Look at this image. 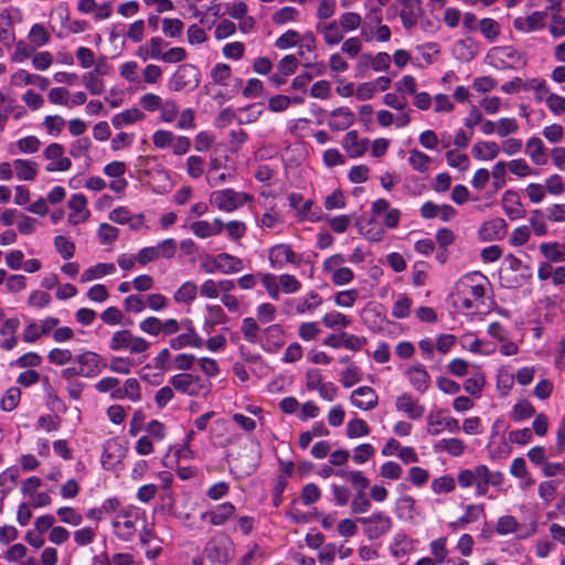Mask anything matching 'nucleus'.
<instances>
[{
  "label": "nucleus",
  "instance_id": "58",
  "mask_svg": "<svg viewBox=\"0 0 565 565\" xmlns=\"http://www.w3.org/2000/svg\"><path fill=\"white\" fill-rule=\"evenodd\" d=\"M446 160L449 167L459 171H467L470 167V159L466 153L457 150H449L446 153Z\"/></svg>",
  "mask_w": 565,
  "mask_h": 565
},
{
  "label": "nucleus",
  "instance_id": "38",
  "mask_svg": "<svg viewBox=\"0 0 565 565\" xmlns=\"http://www.w3.org/2000/svg\"><path fill=\"white\" fill-rule=\"evenodd\" d=\"M500 145L495 141H478L472 147V156L478 160L490 161L500 153Z\"/></svg>",
  "mask_w": 565,
  "mask_h": 565
},
{
  "label": "nucleus",
  "instance_id": "16",
  "mask_svg": "<svg viewBox=\"0 0 565 565\" xmlns=\"http://www.w3.org/2000/svg\"><path fill=\"white\" fill-rule=\"evenodd\" d=\"M322 305V297L311 290L303 297L291 298L286 300L285 306L290 308L291 312L297 316H303L315 312Z\"/></svg>",
  "mask_w": 565,
  "mask_h": 565
},
{
  "label": "nucleus",
  "instance_id": "54",
  "mask_svg": "<svg viewBox=\"0 0 565 565\" xmlns=\"http://www.w3.org/2000/svg\"><path fill=\"white\" fill-rule=\"evenodd\" d=\"M479 30L481 34L488 40V41H495L500 33L501 28L498 21L491 18H484L479 21Z\"/></svg>",
  "mask_w": 565,
  "mask_h": 565
},
{
  "label": "nucleus",
  "instance_id": "53",
  "mask_svg": "<svg viewBox=\"0 0 565 565\" xmlns=\"http://www.w3.org/2000/svg\"><path fill=\"white\" fill-rule=\"evenodd\" d=\"M321 322L328 329L347 328L351 324V319L339 311H331L321 318Z\"/></svg>",
  "mask_w": 565,
  "mask_h": 565
},
{
  "label": "nucleus",
  "instance_id": "20",
  "mask_svg": "<svg viewBox=\"0 0 565 565\" xmlns=\"http://www.w3.org/2000/svg\"><path fill=\"white\" fill-rule=\"evenodd\" d=\"M67 204L71 210L67 216L70 224L77 225L85 223L90 217V212L87 207L88 201L84 194H73Z\"/></svg>",
  "mask_w": 565,
  "mask_h": 565
},
{
  "label": "nucleus",
  "instance_id": "18",
  "mask_svg": "<svg viewBox=\"0 0 565 565\" xmlns=\"http://www.w3.org/2000/svg\"><path fill=\"white\" fill-rule=\"evenodd\" d=\"M395 409L412 420L420 419L425 414V406L411 393L404 392L395 399Z\"/></svg>",
  "mask_w": 565,
  "mask_h": 565
},
{
  "label": "nucleus",
  "instance_id": "17",
  "mask_svg": "<svg viewBox=\"0 0 565 565\" xmlns=\"http://www.w3.org/2000/svg\"><path fill=\"white\" fill-rule=\"evenodd\" d=\"M60 320L55 317H46L43 320L31 321L25 326L22 333V339L26 343L38 341L41 337L51 333L55 327H57Z\"/></svg>",
  "mask_w": 565,
  "mask_h": 565
},
{
  "label": "nucleus",
  "instance_id": "4",
  "mask_svg": "<svg viewBox=\"0 0 565 565\" xmlns=\"http://www.w3.org/2000/svg\"><path fill=\"white\" fill-rule=\"evenodd\" d=\"M142 523L140 512L132 507L122 508L117 511L111 521L115 535L121 541H131L139 531Z\"/></svg>",
  "mask_w": 565,
  "mask_h": 565
},
{
  "label": "nucleus",
  "instance_id": "24",
  "mask_svg": "<svg viewBox=\"0 0 565 565\" xmlns=\"http://www.w3.org/2000/svg\"><path fill=\"white\" fill-rule=\"evenodd\" d=\"M213 265L224 275H234L244 269L243 259L228 253H220L213 257Z\"/></svg>",
  "mask_w": 565,
  "mask_h": 565
},
{
  "label": "nucleus",
  "instance_id": "49",
  "mask_svg": "<svg viewBox=\"0 0 565 565\" xmlns=\"http://www.w3.org/2000/svg\"><path fill=\"white\" fill-rule=\"evenodd\" d=\"M427 433L431 436H437L445 430L444 423L446 415L443 409H436L429 412L427 415Z\"/></svg>",
  "mask_w": 565,
  "mask_h": 565
},
{
  "label": "nucleus",
  "instance_id": "23",
  "mask_svg": "<svg viewBox=\"0 0 565 565\" xmlns=\"http://www.w3.org/2000/svg\"><path fill=\"white\" fill-rule=\"evenodd\" d=\"M236 508L231 502H223L215 505L213 509L203 512L201 514L202 520H209L214 526H221L225 524L235 515Z\"/></svg>",
  "mask_w": 565,
  "mask_h": 565
},
{
  "label": "nucleus",
  "instance_id": "5",
  "mask_svg": "<svg viewBox=\"0 0 565 565\" xmlns=\"http://www.w3.org/2000/svg\"><path fill=\"white\" fill-rule=\"evenodd\" d=\"M108 345L111 351H127L131 355L145 354L150 349L149 341L140 335L134 334L128 329L114 332Z\"/></svg>",
  "mask_w": 565,
  "mask_h": 565
},
{
  "label": "nucleus",
  "instance_id": "31",
  "mask_svg": "<svg viewBox=\"0 0 565 565\" xmlns=\"http://www.w3.org/2000/svg\"><path fill=\"white\" fill-rule=\"evenodd\" d=\"M189 328L186 332L178 334L169 340L170 348L173 350H181L183 348H200L202 345V339L198 335L191 321H186Z\"/></svg>",
  "mask_w": 565,
  "mask_h": 565
},
{
  "label": "nucleus",
  "instance_id": "45",
  "mask_svg": "<svg viewBox=\"0 0 565 565\" xmlns=\"http://www.w3.org/2000/svg\"><path fill=\"white\" fill-rule=\"evenodd\" d=\"M473 473L477 495H486L489 491L490 469L486 465H478L473 468Z\"/></svg>",
  "mask_w": 565,
  "mask_h": 565
},
{
  "label": "nucleus",
  "instance_id": "56",
  "mask_svg": "<svg viewBox=\"0 0 565 565\" xmlns=\"http://www.w3.org/2000/svg\"><path fill=\"white\" fill-rule=\"evenodd\" d=\"M537 100L544 102L547 106V108L554 114V115H562L565 113V97L550 93L546 96H539Z\"/></svg>",
  "mask_w": 565,
  "mask_h": 565
},
{
  "label": "nucleus",
  "instance_id": "57",
  "mask_svg": "<svg viewBox=\"0 0 565 565\" xmlns=\"http://www.w3.org/2000/svg\"><path fill=\"white\" fill-rule=\"evenodd\" d=\"M120 380L115 376H105L96 382L95 388L98 393H108L111 399H115L119 388Z\"/></svg>",
  "mask_w": 565,
  "mask_h": 565
},
{
  "label": "nucleus",
  "instance_id": "3",
  "mask_svg": "<svg viewBox=\"0 0 565 565\" xmlns=\"http://www.w3.org/2000/svg\"><path fill=\"white\" fill-rule=\"evenodd\" d=\"M169 384L178 392L188 396H206L212 390V383L209 379L188 372L174 374L170 377Z\"/></svg>",
  "mask_w": 565,
  "mask_h": 565
},
{
  "label": "nucleus",
  "instance_id": "59",
  "mask_svg": "<svg viewBox=\"0 0 565 565\" xmlns=\"http://www.w3.org/2000/svg\"><path fill=\"white\" fill-rule=\"evenodd\" d=\"M519 129V122L514 117H502L497 120V135L500 138L516 134Z\"/></svg>",
  "mask_w": 565,
  "mask_h": 565
},
{
  "label": "nucleus",
  "instance_id": "8",
  "mask_svg": "<svg viewBox=\"0 0 565 565\" xmlns=\"http://www.w3.org/2000/svg\"><path fill=\"white\" fill-rule=\"evenodd\" d=\"M356 521L362 525L363 533L371 541L386 535L393 527L392 518L382 511L373 512L369 516L359 518Z\"/></svg>",
  "mask_w": 565,
  "mask_h": 565
},
{
  "label": "nucleus",
  "instance_id": "43",
  "mask_svg": "<svg viewBox=\"0 0 565 565\" xmlns=\"http://www.w3.org/2000/svg\"><path fill=\"white\" fill-rule=\"evenodd\" d=\"M258 281L271 300H279L278 276L269 271H259Z\"/></svg>",
  "mask_w": 565,
  "mask_h": 565
},
{
  "label": "nucleus",
  "instance_id": "2",
  "mask_svg": "<svg viewBox=\"0 0 565 565\" xmlns=\"http://www.w3.org/2000/svg\"><path fill=\"white\" fill-rule=\"evenodd\" d=\"M489 65L495 70H520L527 63L523 52L511 45L494 46L487 53Z\"/></svg>",
  "mask_w": 565,
  "mask_h": 565
},
{
  "label": "nucleus",
  "instance_id": "19",
  "mask_svg": "<svg viewBox=\"0 0 565 565\" xmlns=\"http://www.w3.org/2000/svg\"><path fill=\"white\" fill-rule=\"evenodd\" d=\"M263 350L269 353H276L285 343V332L280 324L274 323L266 327L259 339Z\"/></svg>",
  "mask_w": 565,
  "mask_h": 565
},
{
  "label": "nucleus",
  "instance_id": "14",
  "mask_svg": "<svg viewBox=\"0 0 565 565\" xmlns=\"http://www.w3.org/2000/svg\"><path fill=\"white\" fill-rule=\"evenodd\" d=\"M127 450V445L118 437L106 440L100 458L103 467L107 470L115 468L126 457Z\"/></svg>",
  "mask_w": 565,
  "mask_h": 565
},
{
  "label": "nucleus",
  "instance_id": "12",
  "mask_svg": "<svg viewBox=\"0 0 565 565\" xmlns=\"http://www.w3.org/2000/svg\"><path fill=\"white\" fill-rule=\"evenodd\" d=\"M200 84V72L191 64L180 65L169 79V88L174 92L192 90Z\"/></svg>",
  "mask_w": 565,
  "mask_h": 565
},
{
  "label": "nucleus",
  "instance_id": "42",
  "mask_svg": "<svg viewBox=\"0 0 565 565\" xmlns=\"http://www.w3.org/2000/svg\"><path fill=\"white\" fill-rule=\"evenodd\" d=\"M206 316L204 320V329L210 330L217 324L226 323L228 318L220 305H207L205 307Z\"/></svg>",
  "mask_w": 565,
  "mask_h": 565
},
{
  "label": "nucleus",
  "instance_id": "30",
  "mask_svg": "<svg viewBox=\"0 0 565 565\" xmlns=\"http://www.w3.org/2000/svg\"><path fill=\"white\" fill-rule=\"evenodd\" d=\"M484 516V505L482 503L479 504H468L466 507L465 512L457 520L449 523V526L454 531H458L463 529L466 525L470 523H475L480 520V518Z\"/></svg>",
  "mask_w": 565,
  "mask_h": 565
},
{
  "label": "nucleus",
  "instance_id": "62",
  "mask_svg": "<svg viewBox=\"0 0 565 565\" xmlns=\"http://www.w3.org/2000/svg\"><path fill=\"white\" fill-rule=\"evenodd\" d=\"M29 40L35 47H41L49 43L50 33L42 24L35 23L30 29Z\"/></svg>",
  "mask_w": 565,
  "mask_h": 565
},
{
  "label": "nucleus",
  "instance_id": "61",
  "mask_svg": "<svg viewBox=\"0 0 565 565\" xmlns=\"http://www.w3.org/2000/svg\"><path fill=\"white\" fill-rule=\"evenodd\" d=\"M519 522L513 515H502L498 519L495 531L499 535L513 534L519 530Z\"/></svg>",
  "mask_w": 565,
  "mask_h": 565
},
{
  "label": "nucleus",
  "instance_id": "64",
  "mask_svg": "<svg viewBox=\"0 0 565 565\" xmlns=\"http://www.w3.org/2000/svg\"><path fill=\"white\" fill-rule=\"evenodd\" d=\"M21 391L17 386L8 388L1 398L0 406L4 412L13 411L20 403Z\"/></svg>",
  "mask_w": 565,
  "mask_h": 565
},
{
  "label": "nucleus",
  "instance_id": "46",
  "mask_svg": "<svg viewBox=\"0 0 565 565\" xmlns=\"http://www.w3.org/2000/svg\"><path fill=\"white\" fill-rule=\"evenodd\" d=\"M278 286L279 296L281 292L286 295L297 294L302 288L301 281L295 275L287 273L278 275Z\"/></svg>",
  "mask_w": 565,
  "mask_h": 565
},
{
  "label": "nucleus",
  "instance_id": "52",
  "mask_svg": "<svg viewBox=\"0 0 565 565\" xmlns=\"http://www.w3.org/2000/svg\"><path fill=\"white\" fill-rule=\"evenodd\" d=\"M135 366V361L129 356H113L109 362V370L113 373L128 375Z\"/></svg>",
  "mask_w": 565,
  "mask_h": 565
},
{
  "label": "nucleus",
  "instance_id": "39",
  "mask_svg": "<svg viewBox=\"0 0 565 565\" xmlns=\"http://www.w3.org/2000/svg\"><path fill=\"white\" fill-rule=\"evenodd\" d=\"M116 271V267L111 263H99L85 269L81 276L82 282L99 279L104 276L111 275Z\"/></svg>",
  "mask_w": 565,
  "mask_h": 565
},
{
  "label": "nucleus",
  "instance_id": "48",
  "mask_svg": "<svg viewBox=\"0 0 565 565\" xmlns=\"http://www.w3.org/2000/svg\"><path fill=\"white\" fill-rule=\"evenodd\" d=\"M413 300L405 294L397 295L392 306V317L396 319H405L409 316Z\"/></svg>",
  "mask_w": 565,
  "mask_h": 565
},
{
  "label": "nucleus",
  "instance_id": "28",
  "mask_svg": "<svg viewBox=\"0 0 565 565\" xmlns=\"http://www.w3.org/2000/svg\"><path fill=\"white\" fill-rule=\"evenodd\" d=\"M355 121L354 113L348 107H338L330 113L328 126L332 130H345Z\"/></svg>",
  "mask_w": 565,
  "mask_h": 565
},
{
  "label": "nucleus",
  "instance_id": "37",
  "mask_svg": "<svg viewBox=\"0 0 565 565\" xmlns=\"http://www.w3.org/2000/svg\"><path fill=\"white\" fill-rule=\"evenodd\" d=\"M115 399H128L132 403L139 402L141 399V387L139 382L134 377H129L124 382L122 385L119 384Z\"/></svg>",
  "mask_w": 565,
  "mask_h": 565
},
{
  "label": "nucleus",
  "instance_id": "34",
  "mask_svg": "<svg viewBox=\"0 0 565 565\" xmlns=\"http://www.w3.org/2000/svg\"><path fill=\"white\" fill-rule=\"evenodd\" d=\"M502 206L505 214L511 220L521 218L524 215V207L521 203L519 194L515 191L508 190L503 193Z\"/></svg>",
  "mask_w": 565,
  "mask_h": 565
},
{
  "label": "nucleus",
  "instance_id": "29",
  "mask_svg": "<svg viewBox=\"0 0 565 565\" xmlns=\"http://www.w3.org/2000/svg\"><path fill=\"white\" fill-rule=\"evenodd\" d=\"M525 154L536 166H544L547 162V148L539 137H531L525 142Z\"/></svg>",
  "mask_w": 565,
  "mask_h": 565
},
{
  "label": "nucleus",
  "instance_id": "6",
  "mask_svg": "<svg viewBox=\"0 0 565 565\" xmlns=\"http://www.w3.org/2000/svg\"><path fill=\"white\" fill-rule=\"evenodd\" d=\"M253 195L246 192L235 191L234 189L216 190L211 193L210 203L223 212H234L253 201Z\"/></svg>",
  "mask_w": 565,
  "mask_h": 565
},
{
  "label": "nucleus",
  "instance_id": "33",
  "mask_svg": "<svg viewBox=\"0 0 565 565\" xmlns=\"http://www.w3.org/2000/svg\"><path fill=\"white\" fill-rule=\"evenodd\" d=\"M317 31L322 35L324 43L329 46L338 45L343 40L342 28L337 21L318 23Z\"/></svg>",
  "mask_w": 565,
  "mask_h": 565
},
{
  "label": "nucleus",
  "instance_id": "22",
  "mask_svg": "<svg viewBox=\"0 0 565 565\" xmlns=\"http://www.w3.org/2000/svg\"><path fill=\"white\" fill-rule=\"evenodd\" d=\"M405 374L412 385V387L420 393L424 394L428 391L430 387L431 379L426 370V367L423 364H415L409 366Z\"/></svg>",
  "mask_w": 565,
  "mask_h": 565
},
{
  "label": "nucleus",
  "instance_id": "40",
  "mask_svg": "<svg viewBox=\"0 0 565 565\" xmlns=\"http://www.w3.org/2000/svg\"><path fill=\"white\" fill-rule=\"evenodd\" d=\"M198 286L195 282L189 280L184 281L173 295V300L177 303L191 305L198 297Z\"/></svg>",
  "mask_w": 565,
  "mask_h": 565
},
{
  "label": "nucleus",
  "instance_id": "13",
  "mask_svg": "<svg viewBox=\"0 0 565 565\" xmlns=\"http://www.w3.org/2000/svg\"><path fill=\"white\" fill-rule=\"evenodd\" d=\"M79 376L93 379L99 375L106 367V360L98 353L86 351L76 356Z\"/></svg>",
  "mask_w": 565,
  "mask_h": 565
},
{
  "label": "nucleus",
  "instance_id": "7",
  "mask_svg": "<svg viewBox=\"0 0 565 565\" xmlns=\"http://www.w3.org/2000/svg\"><path fill=\"white\" fill-rule=\"evenodd\" d=\"M347 258L342 254H334L322 262V271L329 276L334 286H345L353 281L354 273L344 266Z\"/></svg>",
  "mask_w": 565,
  "mask_h": 565
},
{
  "label": "nucleus",
  "instance_id": "9",
  "mask_svg": "<svg viewBox=\"0 0 565 565\" xmlns=\"http://www.w3.org/2000/svg\"><path fill=\"white\" fill-rule=\"evenodd\" d=\"M267 257L270 268L281 270L288 266L299 267L301 255L296 253L288 243H278L270 246L267 250Z\"/></svg>",
  "mask_w": 565,
  "mask_h": 565
},
{
  "label": "nucleus",
  "instance_id": "10",
  "mask_svg": "<svg viewBox=\"0 0 565 565\" xmlns=\"http://www.w3.org/2000/svg\"><path fill=\"white\" fill-rule=\"evenodd\" d=\"M153 146L158 149L172 148L173 154L183 156L191 148V139L186 136H178L173 131L158 129L152 135Z\"/></svg>",
  "mask_w": 565,
  "mask_h": 565
},
{
  "label": "nucleus",
  "instance_id": "25",
  "mask_svg": "<svg viewBox=\"0 0 565 565\" xmlns=\"http://www.w3.org/2000/svg\"><path fill=\"white\" fill-rule=\"evenodd\" d=\"M546 13L543 11H534L527 17H518L513 21L515 30L530 33L542 30L545 26Z\"/></svg>",
  "mask_w": 565,
  "mask_h": 565
},
{
  "label": "nucleus",
  "instance_id": "51",
  "mask_svg": "<svg viewBox=\"0 0 565 565\" xmlns=\"http://www.w3.org/2000/svg\"><path fill=\"white\" fill-rule=\"evenodd\" d=\"M259 326L257 320L252 317L244 318L242 320L241 331L243 333L244 339L249 343H258L259 342Z\"/></svg>",
  "mask_w": 565,
  "mask_h": 565
},
{
  "label": "nucleus",
  "instance_id": "60",
  "mask_svg": "<svg viewBox=\"0 0 565 565\" xmlns=\"http://www.w3.org/2000/svg\"><path fill=\"white\" fill-rule=\"evenodd\" d=\"M370 434V427L364 419L354 418L347 425V436L350 439L360 438Z\"/></svg>",
  "mask_w": 565,
  "mask_h": 565
},
{
  "label": "nucleus",
  "instance_id": "50",
  "mask_svg": "<svg viewBox=\"0 0 565 565\" xmlns=\"http://www.w3.org/2000/svg\"><path fill=\"white\" fill-rule=\"evenodd\" d=\"M486 384L483 373H476L463 382V390L472 397L480 398Z\"/></svg>",
  "mask_w": 565,
  "mask_h": 565
},
{
  "label": "nucleus",
  "instance_id": "36",
  "mask_svg": "<svg viewBox=\"0 0 565 565\" xmlns=\"http://www.w3.org/2000/svg\"><path fill=\"white\" fill-rule=\"evenodd\" d=\"M15 175L21 181H33L39 173V163L26 159H14L12 161Z\"/></svg>",
  "mask_w": 565,
  "mask_h": 565
},
{
  "label": "nucleus",
  "instance_id": "32",
  "mask_svg": "<svg viewBox=\"0 0 565 565\" xmlns=\"http://www.w3.org/2000/svg\"><path fill=\"white\" fill-rule=\"evenodd\" d=\"M415 548V542L405 533H396L390 544V552L394 558H403Z\"/></svg>",
  "mask_w": 565,
  "mask_h": 565
},
{
  "label": "nucleus",
  "instance_id": "15",
  "mask_svg": "<svg viewBox=\"0 0 565 565\" xmlns=\"http://www.w3.org/2000/svg\"><path fill=\"white\" fill-rule=\"evenodd\" d=\"M64 147L61 143L52 142L43 151V157L49 161L45 170L47 172H64L71 169L72 161L64 156Z\"/></svg>",
  "mask_w": 565,
  "mask_h": 565
},
{
  "label": "nucleus",
  "instance_id": "44",
  "mask_svg": "<svg viewBox=\"0 0 565 565\" xmlns=\"http://www.w3.org/2000/svg\"><path fill=\"white\" fill-rule=\"evenodd\" d=\"M204 554L209 565H226L231 561L227 550L218 545L206 546Z\"/></svg>",
  "mask_w": 565,
  "mask_h": 565
},
{
  "label": "nucleus",
  "instance_id": "11",
  "mask_svg": "<svg viewBox=\"0 0 565 565\" xmlns=\"http://www.w3.org/2000/svg\"><path fill=\"white\" fill-rule=\"evenodd\" d=\"M177 248V241L174 238H167L159 242L156 246L141 248L137 254V262L141 266H146L161 257L171 259L174 257Z\"/></svg>",
  "mask_w": 565,
  "mask_h": 565
},
{
  "label": "nucleus",
  "instance_id": "35",
  "mask_svg": "<svg viewBox=\"0 0 565 565\" xmlns=\"http://www.w3.org/2000/svg\"><path fill=\"white\" fill-rule=\"evenodd\" d=\"M145 114L136 107L125 109L111 117V125L115 129H121L126 126L142 121Z\"/></svg>",
  "mask_w": 565,
  "mask_h": 565
},
{
  "label": "nucleus",
  "instance_id": "1",
  "mask_svg": "<svg viewBox=\"0 0 565 565\" xmlns=\"http://www.w3.org/2000/svg\"><path fill=\"white\" fill-rule=\"evenodd\" d=\"M488 279L475 271L462 276L456 285L455 306L461 310H478L484 303Z\"/></svg>",
  "mask_w": 565,
  "mask_h": 565
},
{
  "label": "nucleus",
  "instance_id": "63",
  "mask_svg": "<svg viewBox=\"0 0 565 565\" xmlns=\"http://www.w3.org/2000/svg\"><path fill=\"white\" fill-rule=\"evenodd\" d=\"M359 298V290L358 289H347L338 291L333 299L334 303L340 308H352L356 300Z\"/></svg>",
  "mask_w": 565,
  "mask_h": 565
},
{
  "label": "nucleus",
  "instance_id": "41",
  "mask_svg": "<svg viewBox=\"0 0 565 565\" xmlns=\"http://www.w3.org/2000/svg\"><path fill=\"white\" fill-rule=\"evenodd\" d=\"M466 448L465 441L459 438H444L435 445L436 450L445 451L452 457H460Z\"/></svg>",
  "mask_w": 565,
  "mask_h": 565
},
{
  "label": "nucleus",
  "instance_id": "21",
  "mask_svg": "<svg viewBox=\"0 0 565 565\" xmlns=\"http://www.w3.org/2000/svg\"><path fill=\"white\" fill-rule=\"evenodd\" d=\"M350 402L361 411H371L376 407L379 396L370 386H360L352 391Z\"/></svg>",
  "mask_w": 565,
  "mask_h": 565
},
{
  "label": "nucleus",
  "instance_id": "26",
  "mask_svg": "<svg viewBox=\"0 0 565 565\" xmlns=\"http://www.w3.org/2000/svg\"><path fill=\"white\" fill-rule=\"evenodd\" d=\"M507 234V223L503 218H493L482 223L479 228V235L482 241H500Z\"/></svg>",
  "mask_w": 565,
  "mask_h": 565
},
{
  "label": "nucleus",
  "instance_id": "47",
  "mask_svg": "<svg viewBox=\"0 0 565 565\" xmlns=\"http://www.w3.org/2000/svg\"><path fill=\"white\" fill-rule=\"evenodd\" d=\"M408 163L415 171L425 173L429 170L431 158L423 151L412 149L408 156Z\"/></svg>",
  "mask_w": 565,
  "mask_h": 565
},
{
  "label": "nucleus",
  "instance_id": "55",
  "mask_svg": "<svg viewBox=\"0 0 565 565\" xmlns=\"http://www.w3.org/2000/svg\"><path fill=\"white\" fill-rule=\"evenodd\" d=\"M535 414V408L527 399L519 401L512 408L511 418L519 423Z\"/></svg>",
  "mask_w": 565,
  "mask_h": 565
},
{
  "label": "nucleus",
  "instance_id": "27",
  "mask_svg": "<svg viewBox=\"0 0 565 565\" xmlns=\"http://www.w3.org/2000/svg\"><path fill=\"white\" fill-rule=\"evenodd\" d=\"M342 146L349 157L359 158L369 149V140L360 138L358 131L351 130L343 137Z\"/></svg>",
  "mask_w": 565,
  "mask_h": 565
}]
</instances>
